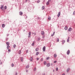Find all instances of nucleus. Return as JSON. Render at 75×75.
<instances>
[{
    "label": "nucleus",
    "mask_w": 75,
    "mask_h": 75,
    "mask_svg": "<svg viewBox=\"0 0 75 75\" xmlns=\"http://www.w3.org/2000/svg\"><path fill=\"white\" fill-rule=\"evenodd\" d=\"M60 15H61V12H59L57 15V16L58 17H59L60 16Z\"/></svg>",
    "instance_id": "nucleus-1"
},
{
    "label": "nucleus",
    "mask_w": 75,
    "mask_h": 75,
    "mask_svg": "<svg viewBox=\"0 0 75 75\" xmlns=\"http://www.w3.org/2000/svg\"><path fill=\"white\" fill-rule=\"evenodd\" d=\"M31 33L30 32H29V35H28V37L30 38V37H31Z\"/></svg>",
    "instance_id": "nucleus-2"
},
{
    "label": "nucleus",
    "mask_w": 75,
    "mask_h": 75,
    "mask_svg": "<svg viewBox=\"0 0 75 75\" xmlns=\"http://www.w3.org/2000/svg\"><path fill=\"white\" fill-rule=\"evenodd\" d=\"M43 51H45V46H44L43 48Z\"/></svg>",
    "instance_id": "nucleus-3"
},
{
    "label": "nucleus",
    "mask_w": 75,
    "mask_h": 75,
    "mask_svg": "<svg viewBox=\"0 0 75 75\" xmlns=\"http://www.w3.org/2000/svg\"><path fill=\"white\" fill-rule=\"evenodd\" d=\"M71 30H72V28H70L68 30V31H71Z\"/></svg>",
    "instance_id": "nucleus-4"
},
{
    "label": "nucleus",
    "mask_w": 75,
    "mask_h": 75,
    "mask_svg": "<svg viewBox=\"0 0 75 75\" xmlns=\"http://www.w3.org/2000/svg\"><path fill=\"white\" fill-rule=\"evenodd\" d=\"M68 27H67V26H65V27L64 28V29L65 30H68Z\"/></svg>",
    "instance_id": "nucleus-5"
},
{
    "label": "nucleus",
    "mask_w": 75,
    "mask_h": 75,
    "mask_svg": "<svg viewBox=\"0 0 75 75\" xmlns=\"http://www.w3.org/2000/svg\"><path fill=\"white\" fill-rule=\"evenodd\" d=\"M70 52V51L69 50H68L67 52V55H69Z\"/></svg>",
    "instance_id": "nucleus-6"
},
{
    "label": "nucleus",
    "mask_w": 75,
    "mask_h": 75,
    "mask_svg": "<svg viewBox=\"0 0 75 75\" xmlns=\"http://www.w3.org/2000/svg\"><path fill=\"white\" fill-rule=\"evenodd\" d=\"M41 34H42V35H44V34H45V32L43 31L42 32Z\"/></svg>",
    "instance_id": "nucleus-7"
},
{
    "label": "nucleus",
    "mask_w": 75,
    "mask_h": 75,
    "mask_svg": "<svg viewBox=\"0 0 75 75\" xmlns=\"http://www.w3.org/2000/svg\"><path fill=\"white\" fill-rule=\"evenodd\" d=\"M20 15H21V16H22V15H23V12H20Z\"/></svg>",
    "instance_id": "nucleus-8"
},
{
    "label": "nucleus",
    "mask_w": 75,
    "mask_h": 75,
    "mask_svg": "<svg viewBox=\"0 0 75 75\" xmlns=\"http://www.w3.org/2000/svg\"><path fill=\"white\" fill-rule=\"evenodd\" d=\"M40 54V52H36V55H38V54Z\"/></svg>",
    "instance_id": "nucleus-9"
},
{
    "label": "nucleus",
    "mask_w": 75,
    "mask_h": 75,
    "mask_svg": "<svg viewBox=\"0 0 75 75\" xmlns=\"http://www.w3.org/2000/svg\"><path fill=\"white\" fill-rule=\"evenodd\" d=\"M49 4H50V1H48L47 2L46 4L47 5H48Z\"/></svg>",
    "instance_id": "nucleus-10"
},
{
    "label": "nucleus",
    "mask_w": 75,
    "mask_h": 75,
    "mask_svg": "<svg viewBox=\"0 0 75 75\" xmlns=\"http://www.w3.org/2000/svg\"><path fill=\"white\" fill-rule=\"evenodd\" d=\"M3 7H4V5H2L1 6V9H2L3 8Z\"/></svg>",
    "instance_id": "nucleus-11"
},
{
    "label": "nucleus",
    "mask_w": 75,
    "mask_h": 75,
    "mask_svg": "<svg viewBox=\"0 0 75 75\" xmlns=\"http://www.w3.org/2000/svg\"><path fill=\"white\" fill-rule=\"evenodd\" d=\"M47 67H50V63H48V64H47Z\"/></svg>",
    "instance_id": "nucleus-12"
},
{
    "label": "nucleus",
    "mask_w": 75,
    "mask_h": 75,
    "mask_svg": "<svg viewBox=\"0 0 75 75\" xmlns=\"http://www.w3.org/2000/svg\"><path fill=\"white\" fill-rule=\"evenodd\" d=\"M48 20L50 21L51 20V17L50 16H49L48 17Z\"/></svg>",
    "instance_id": "nucleus-13"
},
{
    "label": "nucleus",
    "mask_w": 75,
    "mask_h": 75,
    "mask_svg": "<svg viewBox=\"0 0 75 75\" xmlns=\"http://www.w3.org/2000/svg\"><path fill=\"white\" fill-rule=\"evenodd\" d=\"M7 50H8L9 48H10V46L9 45H8L7 47Z\"/></svg>",
    "instance_id": "nucleus-14"
},
{
    "label": "nucleus",
    "mask_w": 75,
    "mask_h": 75,
    "mask_svg": "<svg viewBox=\"0 0 75 75\" xmlns=\"http://www.w3.org/2000/svg\"><path fill=\"white\" fill-rule=\"evenodd\" d=\"M4 27H5V25H4V24H3L2 25V27H3V28H4Z\"/></svg>",
    "instance_id": "nucleus-15"
},
{
    "label": "nucleus",
    "mask_w": 75,
    "mask_h": 75,
    "mask_svg": "<svg viewBox=\"0 0 75 75\" xmlns=\"http://www.w3.org/2000/svg\"><path fill=\"white\" fill-rule=\"evenodd\" d=\"M69 37H68V39H67V42H69Z\"/></svg>",
    "instance_id": "nucleus-16"
},
{
    "label": "nucleus",
    "mask_w": 75,
    "mask_h": 75,
    "mask_svg": "<svg viewBox=\"0 0 75 75\" xmlns=\"http://www.w3.org/2000/svg\"><path fill=\"white\" fill-rule=\"evenodd\" d=\"M6 45L8 46L9 45H10V43L8 42H6Z\"/></svg>",
    "instance_id": "nucleus-17"
},
{
    "label": "nucleus",
    "mask_w": 75,
    "mask_h": 75,
    "mask_svg": "<svg viewBox=\"0 0 75 75\" xmlns=\"http://www.w3.org/2000/svg\"><path fill=\"white\" fill-rule=\"evenodd\" d=\"M38 50H39V49H38V48H37L35 50L36 51H38Z\"/></svg>",
    "instance_id": "nucleus-18"
},
{
    "label": "nucleus",
    "mask_w": 75,
    "mask_h": 75,
    "mask_svg": "<svg viewBox=\"0 0 75 75\" xmlns=\"http://www.w3.org/2000/svg\"><path fill=\"white\" fill-rule=\"evenodd\" d=\"M54 58H56L57 57V54H55L54 55Z\"/></svg>",
    "instance_id": "nucleus-19"
},
{
    "label": "nucleus",
    "mask_w": 75,
    "mask_h": 75,
    "mask_svg": "<svg viewBox=\"0 0 75 75\" xmlns=\"http://www.w3.org/2000/svg\"><path fill=\"white\" fill-rule=\"evenodd\" d=\"M70 70V68H68L67 69V72H68V71Z\"/></svg>",
    "instance_id": "nucleus-20"
},
{
    "label": "nucleus",
    "mask_w": 75,
    "mask_h": 75,
    "mask_svg": "<svg viewBox=\"0 0 75 75\" xmlns=\"http://www.w3.org/2000/svg\"><path fill=\"white\" fill-rule=\"evenodd\" d=\"M21 52V50H19V51L18 54H20Z\"/></svg>",
    "instance_id": "nucleus-21"
},
{
    "label": "nucleus",
    "mask_w": 75,
    "mask_h": 75,
    "mask_svg": "<svg viewBox=\"0 0 75 75\" xmlns=\"http://www.w3.org/2000/svg\"><path fill=\"white\" fill-rule=\"evenodd\" d=\"M57 42H59V38H58L57 39Z\"/></svg>",
    "instance_id": "nucleus-22"
},
{
    "label": "nucleus",
    "mask_w": 75,
    "mask_h": 75,
    "mask_svg": "<svg viewBox=\"0 0 75 75\" xmlns=\"http://www.w3.org/2000/svg\"><path fill=\"white\" fill-rule=\"evenodd\" d=\"M44 65H46V64H47V62H45H45H44Z\"/></svg>",
    "instance_id": "nucleus-23"
},
{
    "label": "nucleus",
    "mask_w": 75,
    "mask_h": 75,
    "mask_svg": "<svg viewBox=\"0 0 75 75\" xmlns=\"http://www.w3.org/2000/svg\"><path fill=\"white\" fill-rule=\"evenodd\" d=\"M29 67H30V66H29V65H28L26 67V68H29Z\"/></svg>",
    "instance_id": "nucleus-24"
},
{
    "label": "nucleus",
    "mask_w": 75,
    "mask_h": 75,
    "mask_svg": "<svg viewBox=\"0 0 75 75\" xmlns=\"http://www.w3.org/2000/svg\"><path fill=\"white\" fill-rule=\"evenodd\" d=\"M45 8V7L44 6H43L42 7V10H44V9Z\"/></svg>",
    "instance_id": "nucleus-25"
},
{
    "label": "nucleus",
    "mask_w": 75,
    "mask_h": 75,
    "mask_svg": "<svg viewBox=\"0 0 75 75\" xmlns=\"http://www.w3.org/2000/svg\"><path fill=\"white\" fill-rule=\"evenodd\" d=\"M13 47H14V48H16V45H13Z\"/></svg>",
    "instance_id": "nucleus-26"
},
{
    "label": "nucleus",
    "mask_w": 75,
    "mask_h": 75,
    "mask_svg": "<svg viewBox=\"0 0 75 75\" xmlns=\"http://www.w3.org/2000/svg\"><path fill=\"white\" fill-rule=\"evenodd\" d=\"M21 61H23V57L21 58Z\"/></svg>",
    "instance_id": "nucleus-27"
},
{
    "label": "nucleus",
    "mask_w": 75,
    "mask_h": 75,
    "mask_svg": "<svg viewBox=\"0 0 75 75\" xmlns=\"http://www.w3.org/2000/svg\"><path fill=\"white\" fill-rule=\"evenodd\" d=\"M33 61V58L31 57L30 59V61Z\"/></svg>",
    "instance_id": "nucleus-28"
},
{
    "label": "nucleus",
    "mask_w": 75,
    "mask_h": 75,
    "mask_svg": "<svg viewBox=\"0 0 75 75\" xmlns=\"http://www.w3.org/2000/svg\"><path fill=\"white\" fill-rule=\"evenodd\" d=\"M50 59V57H48L47 58V60H48Z\"/></svg>",
    "instance_id": "nucleus-29"
},
{
    "label": "nucleus",
    "mask_w": 75,
    "mask_h": 75,
    "mask_svg": "<svg viewBox=\"0 0 75 75\" xmlns=\"http://www.w3.org/2000/svg\"><path fill=\"white\" fill-rule=\"evenodd\" d=\"M3 11V10H4V7H3L1 9Z\"/></svg>",
    "instance_id": "nucleus-30"
},
{
    "label": "nucleus",
    "mask_w": 75,
    "mask_h": 75,
    "mask_svg": "<svg viewBox=\"0 0 75 75\" xmlns=\"http://www.w3.org/2000/svg\"><path fill=\"white\" fill-rule=\"evenodd\" d=\"M56 70L57 71H58V68H57L56 69Z\"/></svg>",
    "instance_id": "nucleus-31"
},
{
    "label": "nucleus",
    "mask_w": 75,
    "mask_h": 75,
    "mask_svg": "<svg viewBox=\"0 0 75 75\" xmlns=\"http://www.w3.org/2000/svg\"><path fill=\"white\" fill-rule=\"evenodd\" d=\"M32 46H34V43H33L32 44Z\"/></svg>",
    "instance_id": "nucleus-32"
},
{
    "label": "nucleus",
    "mask_w": 75,
    "mask_h": 75,
    "mask_svg": "<svg viewBox=\"0 0 75 75\" xmlns=\"http://www.w3.org/2000/svg\"><path fill=\"white\" fill-rule=\"evenodd\" d=\"M14 64H12V67H14Z\"/></svg>",
    "instance_id": "nucleus-33"
},
{
    "label": "nucleus",
    "mask_w": 75,
    "mask_h": 75,
    "mask_svg": "<svg viewBox=\"0 0 75 75\" xmlns=\"http://www.w3.org/2000/svg\"><path fill=\"white\" fill-rule=\"evenodd\" d=\"M40 0H38V1L37 2V3H40Z\"/></svg>",
    "instance_id": "nucleus-34"
},
{
    "label": "nucleus",
    "mask_w": 75,
    "mask_h": 75,
    "mask_svg": "<svg viewBox=\"0 0 75 75\" xmlns=\"http://www.w3.org/2000/svg\"><path fill=\"white\" fill-rule=\"evenodd\" d=\"M5 9H7V6H5Z\"/></svg>",
    "instance_id": "nucleus-35"
},
{
    "label": "nucleus",
    "mask_w": 75,
    "mask_h": 75,
    "mask_svg": "<svg viewBox=\"0 0 75 75\" xmlns=\"http://www.w3.org/2000/svg\"><path fill=\"white\" fill-rule=\"evenodd\" d=\"M36 70V68H35V69H34V71H35Z\"/></svg>",
    "instance_id": "nucleus-36"
},
{
    "label": "nucleus",
    "mask_w": 75,
    "mask_h": 75,
    "mask_svg": "<svg viewBox=\"0 0 75 75\" xmlns=\"http://www.w3.org/2000/svg\"><path fill=\"white\" fill-rule=\"evenodd\" d=\"M10 51H10V49H9L8 50V52H10Z\"/></svg>",
    "instance_id": "nucleus-37"
},
{
    "label": "nucleus",
    "mask_w": 75,
    "mask_h": 75,
    "mask_svg": "<svg viewBox=\"0 0 75 75\" xmlns=\"http://www.w3.org/2000/svg\"><path fill=\"white\" fill-rule=\"evenodd\" d=\"M38 41H40V38H39L38 39Z\"/></svg>",
    "instance_id": "nucleus-38"
},
{
    "label": "nucleus",
    "mask_w": 75,
    "mask_h": 75,
    "mask_svg": "<svg viewBox=\"0 0 75 75\" xmlns=\"http://www.w3.org/2000/svg\"><path fill=\"white\" fill-rule=\"evenodd\" d=\"M57 62V61H54V63H56Z\"/></svg>",
    "instance_id": "nucleus-39"
},
{
    "label": "nucleus",
    "mask_w": 75,
    "mask_h": 75,
    "mask_svg": "<svg viewBox=\"0 0 75 75\" xmlns=\"http://www.w3.org/2000/svg\"><path fill=\"white\" fill-rule=\"evenodd\" d=\"M44 37H45V36H43L42 37V38H44Z\"/></svg>",
    "instance_id": "nucleus-40"
},
{
    "label": "nucleus",
    "mask_w": 75,
    "mask_h": 75,
    "mask_svg": "<svg viewBox=\"0 0 75 75\" xmlns=\"http://www.w3.org/2000/svg\"><path fill=\"white\" fill-rule=\"evenodd\" d=\"M26 52L27 53L28 52V50H26Z\"/></svg>",
    "instance_id": "nucleus-41"
},
{
    "label": "nucleus",
    "mask_w": 75,
    "mask_h": 75,
    "mask_svg": "<svg viewBox=\"0 0 75 75\" xmlns=\"http://www.w3.org/2000/svg\"><path fill=\"white\" fill-rule=\"evenodd\" d=\"M53 35H54V34H53L51 35L52 37Z\"/></svg>",
    "instance_id": "nucleus-42"
},
{
    "label": "nucleus",
    "mask_w": 75,
    "mask_h": 75,
    "mask_svg": "<svg viewBox=\"0 0 75 75\" xmlns=\"http://www.w3.org/2000/svg\"><path fill=\"white\" fill-rule=\"evenodd\" d=\"M41 61H43V58H42V59H41Z\"/></svg>",
    "instance_id": "nucleus-43"
},
{
    "label": "nucleus",
    "mask_w": 75,
    "mask_h": 75,
    "mask_svg": "<svg viewBox=\"0 0 75 75\" xmlns=\"http://www.w3.org/2000/svg\"><path fill=\"white\" fill-rule=\"evenodd\" d=\"M73 14H75V11H74L73 13Z\"/></svg>",
    "instance_id": "nucleus-44"
},
{
    "label": "nucleus",
    "mask_w": 75,
    "mask_h": 75,
    "mask_svg": "<svg viewBox=\"0 0 75 75\" xmlns=\"http://www.w3.org/2000/svg\"><path fill=\"white\" fill-rule=\"evenodd\" d=\"M63 43H64V42H65V40H63Z\"/></svg>",
    "instance_id": "nucleus-45"
},
{
    "label": "nucleus",
    "mask_w": 75,
    "mask_h": 75,
    "mask_svg": "<svg viewBox=\"0 0 75 75\" xmlns=\"http://www.w3.org/2000/svg\"><path fill=\"white\" fill-rule=\"evenodd\" d=\"M34 34L35 35H36V33H34Z\"/></svg>",
    "instance_id": "nucleus-46"
},
{
    "label": "nucleus",
    "mask_w": 75,
    "mask_h": 75,
    "mask_svg": "<svg viewBox=\"0 0 75 75\" xmlns=\"http://www.w3.org/2000/svg\"><path fill=\"white\" fill-rule=\"evenodd\" d=\"M0 65H1L2 64V62H1L0 63Z\"/></svg>",
    "instance_id": "nucleus-47"
},
{
    "label": "nucleus",
    "mask_w": 75,
    "mask_h": 75,
    "mask_svg": "<svg viewBox=\"0 0 75 75\" xmlns=\"http://www.w3.org/2000/svg\"><path fill=\"white\" fill-rule=\"evenodd\" d=\"M38 59H39V58H37V60H38Z\"/></svg>",
    "instance_id": "nucleus-48"
},
{
    "label": "nucleus",
    "mask_w": 75,
    "mask_h": 75,
    "mask_svg": "<svg viewBox=\"0 0 75 75\" xmlns=\"http://www.w3.org/2000/svg\"><path fill=\"white\" fill-rule=\"evenodd\" d=\"M26 72H28V70H26Z\"/></svg>",
    "instance_id": "nucleus-49"
},
{
    "label": "nucleus",
    "mask_w": 75,
    "mask_h": 75,
    "mask_svg": "<svg viewBox=\"0 0 75 75\" xmlns=\"http://www.w3.org/2000/svg\"><path fill=\"white\" fill-rule=\"evenodd\" d=\"M55 32H54L53 33V34H55Z\"/></svg>",
    "instance_id": "nucleus-50"
},
{
    "label": "nucleus",
    "mask_w": 75,
    "mask_h": 75,
    "mask_svg": "<svg viewBox=\"0 0 75 75\" xmlns=\"http://www.w3.org/2000/svg\"><path fill=\"white\" fill-rule=\"evenodd\" d=\"M51 0H49L48 1H50Z\"/></svg>",
    "instance_id": "nucleus-51"
},
{
    "label": "nucleus",
    "mask_w": 75,
    "mask_h": 75,
    "mask_svg": "<svg viewBox=\"0 0 75 75\" xmlns=\"http://www.w3.org/2000/svg\"><path fill=\"white\" fill-rule=\"evenodd\" d=\"M16 75H17V73H16Z\"/></svg>",
    "instance_id": "nucleus-52"
},
{
    "label": "nucleus",
    "mask_w": 75,
    "mask_h": 75,
    "mask_svg": "<svg viewBox=\"0 0 75 75\" xmlns=\"http://www.w3.org/2000/svg\"><path fill=\"white\" fill-rule=\"evenodd\" d=\"M0 61H1V60H0Z\"/></svg>",
    "instance_id": "nucleus-53"
},
{
    "label": "nucleus",
    "mask_w": 75,
    "mask_h": 75,
    "mask_svg": "<svg viewBox=\"0 0 75 75\" xmlns=\"http://www.w3.org/2000/svg\"><path fill=\"white\" fill-rule=\"evenodd\" d=\"M38 18L39 19V18Z\"/></svg>",
    "instance_id": "nucleus-54"
}]
</instances>
